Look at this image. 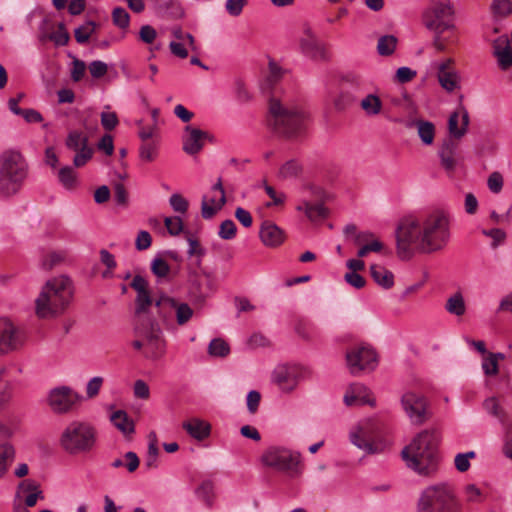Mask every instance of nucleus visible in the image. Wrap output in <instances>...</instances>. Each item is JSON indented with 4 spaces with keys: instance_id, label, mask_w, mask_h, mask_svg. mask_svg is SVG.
<instances>
[{
    "instance_id": "obj_15",
    "label": "nucleus",
    "mask_w": 512,
    "mask_h": 512,
    "mask_svg": "<svg viewBox=\"0 0 512 512\" xmlns=\"http://www.w3.org/2000/svg\"><path fill=\"white\" fill-rule=\"evenodd\" d=\"M81 396L68 386H58L49 391L46 402L57 415L71 413L80 402Z\"/></svg>"
},
{
    "instance_id": "obj_7",
    "label": "nucleus",
    "mask_w": 512,
    "mask_h": 512,
    "mask_svg": "<svg viewBox=\"0 0 512 512\" xmlns=\"http://www.w3.org/2000/svg\"><path fill=\"white\" fill-rule=\"evenodd\" d=\"M96 440V429L90 423L74 420L61 432L59 446L68 455L87 454L93 450Z\"/></svg>"
},
{
    "instance_id": "obj_26",
    "label": "nucleus",
    "mask_w": 512,
    "mask_h": 512,
    "mask_svg": "<svg viewBox=\"0 0 512 512\" xmlns=\"http://www.w3.org/2000/svg\"><path fill=\"white\" fill-rule=\"evenodd\" d=\"M17 496L21 497L26 507H34L38 500L44 499L40 484L33 479H24L16 487Z\"/></svg>"
},
{
    "instance_id": "obj_14",
    "label": "nucleus",
    "mask_w": 512,
    "mask_h": 512,
    "mask_svg": "<svg viewBox=\"0 0 512 512\" xmlns=\"http://www.w3.org/2000/svg\"><path fill=\"white\" fill-rule=\"evenodd\" d=\"M298 49L303 56L312 61L326 62L330 58L327 45L309 25H304L302 28L298 38Z\"/></svg>"
},
{
    "instance_id": "obj_24",
    "label": "nucleus",
    "mask_w": 512,
    "mask_h": 512,
    "mask_svg": "<svg viewBox=\"0 0 512 512\" xmlns=\"http://www.w3.org/2000/svg\"><path fill=\"white\" fill-rule=\"evenodd\" d=\"M212 192H219L220 197L216 198V196H203L201 201V216L204 219L213 218L226 204L227 199L225 195V190L223 188L222 179L219 178L217 182L212 186Z\"/></svg>"
},
{
    "instance_id": "obj_22",
    "label": "nucleus",
    "mask_w": 512,
    "mask_h": 512,
    "mask_svg": "<svg viewBox=\"0 0 512 512\" xmlns=\"http://www.w3.org/2000/svg\"><path fill=\"white\" fill-rule=\"evenodd\" d=\"M454 65L453 58H447L436 64L438 82L445 91L450 93L460 88V76Z\"/></svg>"
},
{
    "instance_id": "obj_8",
    "label": "nucleus",
    "mask_w": 512,
    "mask_h": 512,
    "mask_svg": "<svg viewBox=\"0 0 512 512\" xmlns=\"http://www.w3.org/2000/svg\"><path fill=\"white\" fill-rule=\"evenodd\" d=\"M349 440L367 455L384 452L388 446L383 436V424L373 418L365 419L354 425L349 431Z\"/></svg>"
},
{
    "instance_id": "obj_37",
    "label": "nucleus",
    "mask_w": 512,
    "mask_h": 512,
    "mask_svg": "<svg viewBox=\"0 0 512 512\" xmlns=\"http://www.w3.org/2000/svg\"><path fill=\"white\" fill-rule=\"evenodd\" d=\"M302 172V165L296 159H290L283 163L278 171L281 180H288L298 177Z\"/></svg>"
},
{
    "instance_id": "obj_60",
    "label": "nucleus",
    "mask_w": 512,
    "mask_h": 512,
    "mask_svg": "<svg viewBox=\"0 0 512 512\" xmlns=\"http://www.w3.org/2000/svg\"><path fill=\"white\" fill-rule=\"evenodd\" d=\"M170 205L172 206L175 212L184 214L187 212L189 203L188 201L180 194H173L169 199Z\"/></svg>"
},
{
    "instance_id": "obj_40",
    "label": "nucleus",
    "mask_w": 512,
    "mask_h": 512,
    "mask_svg": "<svg viewBox=\"0 0 512 512\" xmlns=\"http://www.w3.org/2000/svg\"><path fill=\"white\" fill-rule=\"evenodd\" d=\"M463 497L467 503L478 504L484 501L485 493L477 484L469 483L463 488Z\"/></svg>"
},
{
    "instance_id": "obj_52",
    "label": "nucleus",
    "mask_w": 512,
    "mask_h": 512,
    "mask_svg": "<svg viewBox=\"0 0 512 512\" xmlns=\"http://www.w3.org/2000/svg\"><path fill=\"white\" fill-rule=\"evenodd\" d=\"M476 457L474 451H468L466 453H458L454 458L455 468L459 472H466L470 468V460Z\"/></svg>"
},
{
    "instance_id": "obj_47",
    "label": "nucleus",
    "mask_w": 512,
    "mask_h": 512,
    "mask_svg": "<svg viewBox=\"0 0 512 512\" xmlns=\"http://www.w3.org/2000/svg\"><path fill=\"white\" fill-rule=\"evenodd\" d=\"M160 10L165 11L172 18H181L184 15V10L178 0H165L158 6Z\"/></svg>"
},
{
    "instance_id": "obj_36",
    "label": "nucleus",
    "mask_w": 512,
    "mask_h": 512,
    "mask_svg": "<svg viewBox=\"0 0 512 512\" xmlns=\"http://www.w3.org/2000/svg\"><path fill=\"white\" fill-rule=\"evenodd\" d=\"M15 458V449L10 443L0 444V478L8 471Z\"/></svg>"
},
{
    "instance_id": "obj_20",
    "label": "nucleus",
    "mask_w": 512,
    "mask_h": 512,
    "mask_svg": "<svg viewBox=\"0 0 512 512\" xmlns=\"http://www.w3.org/2000/svg\"><path fill=\"white\" fill-rule=\"evenodd\" d=\"M211 139L212 137L206 131L193 125H186L181 138L182 149L190 156L197 155L203 149L205 141Z\"/></svg>"
},
{
    "instance_id": "obj_33",
    "label": "nucleus",
    "mask_w": 512,
    "mask_h": 512,
    "mask_svg": "<svg viewBox=\"0 0 512 512\" xmlns=\"http://www.w3.org/2000/svg\"><path fill=\"white\" fill-rule=\"evenodd\" d=\"M110 421L125 436L131 435L135 431L133 420L124 410L114 411L110 415Z\"/></svg>"
},
{
    "instance_id": "obj_58",
    "label": "nucleus",
    "mask_w": 512,
    "mask_h": 512,
    "mask_svg": "<svg viewBox=\"0 0 512 512\" xmlns=\"http://www.w3.org/2000/svg\"><path fill=\"white\" fill-rule=\"evenodd\" d=\"M482 233L485 236L492 238V248H496L498 245L503 243L506 238V233L499 228L483 229Z\"/></svg>"
},
{
    "instance_id": "obj_59",
    "label": "nucleus",
    "mask_w": 512,
    "mask_h": 512,
    "mask_svg": "<svg viewBox=\"0 0 512 512\" xmlns=\"http://www.w3.org/2000/svg\"><path fill=\"white\" fill-rule=\"evenodd\" d=\"M492 10L499 16H507L512 13V1L510 0H494Z\"/></svg>"
},
{
    "instance_id": "obj_21",
    "label": "nucleus",
    "mask_w": 512,
    "mask_h": 512,
    "mask_svg": "<svg viewBox=\"0 0 512 512\" xmlns=\"http://www.w3.org/2000/svg\"><path fill=\"white\" fill-rule=\"evenodd\" d=\"M453 10L449 0H433L431 9L425 16V24L428 29L436 28L442 24H449Z\"/></svg>"
},
{
    "instance_id": "obj_38",
    "label": "nucleus",
    "mask_w": 512,
    "mask_h": 512,
    "mask_svg": "<svg viewBox=\"0 0 512 512\" xmlns=\"http://www.w3.org/2000/svg\"><path fill=\"white\" fill-rule=\"evenodd\" d=\"M66 258V252L59 251H48L41 257V267L43 270L49 271L60 265Z\"/></svg>"
},
{
    "instance_id": "obj_10",
    "label": "nucleus",
    "mask_w": 512,
    "mask_h": 512,
    "mask_svg": "<svg viewBox=\"0 0 512 512\" xmlns=\"http://www.w3.org/2000/svg\"><path fill=\"white\" fill-rule=\"evenodd\" d=\"M329 199L328 193L320 186L306 184L303 186L295 209L303 213L311 222H320L329 217V209L326 202Z\"/></svg>"
},
{
    "instance_id": "obj_2",
    "label": "nucleus",
    "mask_w": 512,
    "mask_h": 512,
    "mask_svg": "<svg viewBox=\"0 0 512 512\" xmlns=\"http://www.w3.org/2000/svg\"><path fill=\"white\" fill-rule=\"evenodd\" d=\"M130 286L137 293L131 346L146 358L158 360L166 352V340L160 322L150 313L154 298L142 276L136 275Z\"/></svg>"
},
{
    "instance_id": "obj_55",
    "label": "nucleus",
    "mask_w": 512,
    "mask_h": 512,
    "mask_svg": "<svg viewBox=\"0 0 512 512\" xmlns=\"http://www.w3.org/2000/svg\"><path fill=\"white\" fill-rule=\"evenodd\" d=\"M237 228L232 220H225L220 224L218 235L224 240H231L236 236Z\"/></svg>"
},
{
    "instance_id": "obj_31",
    "label": "nucleus",
    "mask_w": 512,
    "mask_h": 512,
    "mask_svg": "<svg viewBox=\"0 0 512 512\" xmlns=\"http://www.w3.org/2000/svg\"><path fill=\"white\" fill-rule=\"evenodd\" d=\"M182 428L197 441L207 439L211 434V424L198 417H192L182 423Z\"/></svg>"
},
{
    "instance_id": "obj_13",
    "label": "nucleus",
    "mask_w": 512,
    "mask_h": 512,
    "mask_svg": "<svg viewBox=\"0 0 512 512\" xmlns=\"http://www.w3.org/2000/svg\"><path fill=\"white\" fill-rule=\"evenodd\" d=\"M400 406L412 424L421 425L431 416L430 402L420 390L409 387L400 396Z\"/></svg>"
},
{
    "instance_id": "obj_61",
    "label": "nucleus",
    "mask_w": 512,
    "mask_h": 512,
    "mask_svg": "<svg viewBox=\"0 0 512 512\" xmlns=\"http://www.w3.org/2000/svg\"><path fill=\"white\" fill-rule=\"evenodd\" d=\"M503 176L499 172H493L489 175L487 185L492 193L498 194L503 188Z\"/></svg>"
},
{
    "instance_id": "obj_18",
    "label": "nucleus",
    "mask_w": 512,
    "mask_h": 512,
    "mask_svg": "<svg viewBox=\"0 0 512 512\" xmlns=\"http://www.w3.org/2000/svg\"><path fill=\"white\" fill-rule=\"evenodd\" d=\"M307 368L292 364L282 365L275 368L273 372V382L283 391L292 392L306 375Z\"/></svg>"
},
{
    "instance_id": "obj_34",
    "label": "nucleus",
    "mask_w": 512,
    "mask_h": 512,
    "mask_svg": "<svg viewBox=\"0 0 512 512\" xmlns=\"http://www.w3.org/2000/svg\"><path fill=\"white\" fill-rule=\"evenodd\" d=\"M372 279L383 289H390L394 285V275L382 265L373 264L370 266Z\"/></svg>"
},
{
    "instance_id": "obj_30",
    "label": "nucleus",
    "mask_w": 512,
    "mask_h": 512,
    "mask_svg": "<svg viewBox=\"0 0 512 512\" xmlns=\"http://www.w3.org/2000/svg\"><path fill=\"white\" fill-rule=\"evenodd\" d=\"M493 54L498 60L502 70H508L512 66V49L509 38L505 35L498 37L492 43Z\"/></svg>"
},
{
    "instance_id": "obj_32",
    "label": "nucleus",
    "mask_w": 512,
    "mask_h": 512,
    "mask_svg": "<svg viewBox=\"0 0 512 512\" xmlns=\"http://www.w3.org/2000/svg\"><path fill=\"white\" fill-rule=\"evenodd\" d=\"M483 409L492 417L496 418L502 426H509V415L501 405L497 397H489L483 402Z\"/></svg>"
},
{
    "instance_id": "obj_62",
    "label": "nucleus",
    "mask_w": 512,
    "mask_h": 512,
    "mask_svg": "<svg viewBox=\"0 0 512 512\" xmlns=\"http://www.w3.org/2000/svg\"><path fill=\"white\" fill-rule=\"evenodd\" d=\"M119 123L115 112L104 111L101 113V125L107 131L113 130Z\"/></svg>"
},
{
    "instance_id": "obj_53",
    "label": "nucleus",
    "mask_w": 512,
    "mask_h": 512,
    "mask_svg": "<svg viewBox=\"0 0 512 512\" xmlns=\"http://www.w3.org/2000/svg\"><path fill=\"white\" fill-rule=\"evenodd\" d=\"M247 5L248 0H226L225 10L231 17H239Z\"/></svg>"
},
{
    "instance_id": "obj_12",
    "label": "nucleus",
    "mask_w": 512,
    "mask_h": 512,
    "mask_svg": "<svg viewBox=\"0 0 512 512\" xmlns=\"http://www.w3.org/2000/svg\"><path fill=\"white\" fill-rule=\"evenodd\" d=\"M261 463L271 469L294 477L300 474V454L284 446L272 445L261 455Z\"/></svg>"
},
{
    "instance_id": "obj_50",
    "label": "nucleus",
    "mask_w": 512,
    "mask_h": 512,
    "mask_svg": "<svg viewBox=\"0 0 512 512\" xmlns=\"http://www.w3.org/2000/svg\"><path fill=\"white\" fill-rule=\"evenodd\" d=\"M229 352L228 344L220 338L213 339L208 346V353L214 357H225Z\"/></svg>"
},
{
    "instance_id": "obj_27",
    "label": "nucleus",
    "mask_w": 512,
    "mask_h": 512,
    "mask_svg": "<svg viewBox=\"0 0 512 512\" xmlns=\"http://www.w3.org/2000/svg\"><path fill=\"white\" fill-rule=\"evenodd\" d=\"M344 403L347 406L374 405L375 400L371 391L360 383L351 384L344 395Z\"/></svg>"
},
{
    "instance_id": "obj_3",
    "label": "nucleus",
    "mask_w": 512,
    "mask_h": 512,
    "mask_svg": "<svg viewBox=\"0 0 512 512\" xmlns=\"http://www.w3.org/2000/svg\"><path fill=\"white\" fill-rule=\"evenodd\" d=\"M310 123L311 112L301 99H270L267 126L276 135L298 140L306 134Z\"/></svg>"
},
{
    "instance_id": "obj_56",
    "label": "nucleus",
    "mask_w": 512,
    "mask_h": 512,
    "mask_svg": "<svg viewBox=\"0 0 512 512\" xmlns=\"http://www.w3.org/2000/svg\"><path fill=\"white\" fill-rule=\"evenodd\" d=\"M112 19L119 28H126L129 25L130 16L124 8L116 7L112 12Z\"/></svg>"
},
{
    "instance_id": "obj_9",
    "label": "nucleus",
    "mask_w": 512,
    "mask_h": 512,
    "mask_svg": "<svg viewBox=\"0 0 512 512\" xmlns=\"http://www.w3.org/2000/svg\"><path fill=\"white\" fill-rule=\"evenodd\" d=\"M161 324L168 331H176L178 326H185L192 319L194 310L185 302L162 295L154 298Z\"/></svg>"
},
{
    "instance_id": "obj_44",
    "label": "nucleus",
    "mask_w": 512,
    "mask_h": 512,
    "mask_svg": "<svg viewBox=\"0 0 512 512\" xmlns=\"http://www.w3.org/2000/svg\"><path fill=\"white\" fill-rule=\"evenodd\" d=\"M196 495L207 507H211L214 499L213 483L209 480L203 481L196 489Z\"/></svg>"
},
{
    "instance_id": "obj_28",
    "label": "nucleus",
    "mask_w": 512,
    "mask_h": 512,
    "mask_svg": "<svg viewBox=\"0 0 512 512\" xmlns=\"http://www.w3.org/2000/svg\"><path fill=\"white\" fill-rule=\"evenodd\" d=\"M468 125L469 114L464 107H459L448 120L449 138L459 141L466 134Z\"/></svg>"
},
{
    "instance_id": "obj_23",
    "label": "nucleus",
    "mask_w": 512,
    "mask_h": 512,
    "mask_svg": "<svg viewBox=\"0 0 512 512\" xmlns=\"http://www.w3.org/2000/svg\"><path fill=\"white\" fill-rule=\"evenodd\" d=\"M434 31L433 46L438 52L451 53L458 41V34L453 23L442 24L432 28Z\"/></svg>"
},
{
    "instance_id": "obj_16",
    "label": "nucleus",
    "mask_w": 512,
    "mask_h": 512,
    "mask_svg": "<svg viewBox=\"0 0 512 512\" xmlns=\"http://www.w3.org/2000/svg\"><path fill=\"white\" fill-rule=\"evenodd\" d=\"M26 332L8 318H0V354L18 351L26 343Z\"/></svg>"
},
{
    "instance_id": "obj_11",
    "label": "nucleus",
    "mask_w": 512,
    "mask_h": 512,
    "mask_svg": "<svg viewBox=\"0 0 512 512\" xmlns=\"http://www.w3.org/2000/svg\"><path fill=\"white\" fill-rule=\"evenodd\" d=\"M460 507L448 485L426 488L418 502V512H459Z\"/></svg>"
},
{
    "instance_id": "obj_5",
    "label": "nucleus",
    "mask_w": 512,
    "mask_h": 512,
    "mask_svg": "<svg viewBox=\"0 0 512 512\" xmlns=\"http://www.w3.org/2000/svg\"><path fill=\"white\" fill-rule=\"evenodd\" d=\"M438 435L435 431H422L402 450L406 465L422 476H430L438 468Z\"/></svg>"
},
{
    "instance_id": "obj_25",
    "label": "nucleus",
    "mask_w": 512,
    "mask_h": 512,
    "mask_svg": "<svg viewBox=\"0 0 512 512\" xmlns=\"http://www.w3.org/2000/svg\"><path fill=\"white\" fill-rule=\"evenodd\" d=\"M458 148L459 141L447 138L443 141L439 150L441 165L449 175L453 174L456 169L459 155Z\"/></svg>"
},
{
    "instance_id": "obj_4",
    "label": "nucleus",
    "mask_w": 512,
    "mask_h": 512,
    "mask_svg": "<svg viewBox=\"0 0 512 512\" xmlns=\"http://www.w3.org/2000/svg\"><path fill=\"white\" fill-rule=\"evenodd\" d=\"M73 296L72 281L66 275L48 280L35 299V314L40 319H53L62 315Z\"/></svg>"
},
{
    "instance_id": "obj_39",
    "label": "nucleus",
    "mask_w": 512,
    "mask_h": 512,
    "mask_svg": "<svg viewBox=\"0 0 512 512\" xmlns=\"http://www.w3.org/2000/svg\"><path fill=\"white\" fill-rule=\"evenodd\" d=\"M414 124L421 141L426 145H431L435 137L434 124L424 120H416Z\"/></svg>"
},
{
    "instance_id": "obj_43",
    "label": "nucleus",
    "mask_w": 512,
    "mask_h": 512,
    "mask_svg": "<svg viewBox=\"0 0 512 512\" xmlns=\"http://www.w3.org/2000/svg\"><path fill=\"white\" fill-rule=\"evenodd\" d=\"M59 182L68 190H72L77 184V175L74 169L70 166H64L58 171Z\"/></svg>"
},
{
    "instance_id": "obj_46",
    "label": "nucleus",
    "mask_w": 512,
    "mask_h": 512,
    "mask_svg": "<svg viewBox=\"0 0 512 512\" xmlns=\"http://www.w3.org/2000/svg\"><path fill=\"white\" fill-rule=\"evenodd\" d=\"M159 455L158 441L155 433L149 435V445L147 451L146 466L148 468L156 467L157 457Z\"/></svg>"
},
{
    "instance_id": "obj_45",
    "label": "nucleus",
    "mask_w": 512,
    "mask_h": 512,
    "mask_svg": "<svg viewBox=\"0 0 512 512\" xmlns=\"http://www.w3.org/2000/svg\"><path fill=\"white\" fill-rule=\"evenodd\" d=\"M397 46V38L393 35H384L379 38L377 51L381 56H390Z\"/></svg>"
},
{
    "instance_id": "obj_35",
    "label": "nucleus",
    "mask_w": 512,
    "mask_h": 512,
    "mask_svg": "<svg viewBox=\"0 0 512 512\" xmlns=\"http://www.w3.org/2000/svg\"><path fill=\"white\" fill-rule=\"evenodd\" d=\"M445 309L451 315L461 317L466 313V304L460 291L452 294L445 303Z\"/></svg>"
},
{
    "instance_id": "obj_48",
    "label": "nucleus",
    "mask_w": 512,
    "mask_h": 512,
    "mask_svg": "<svg viewBox=\"0 0 512 512\" xmlns=\"http://www.w3.org/2000/svg\"><path fill=\"white\" fill-rule=\"evenodd\" d=\"M97 24L93 21H88L84 25L75 30V39L79 44L88 42L90 36L95 32Z\"/></svg>"
},
{
    "instance_id": "obj_51",
    "label": "nucleus",
    "mask_w": 512,
    "mask_h": 512,
    "mask_svg": "<svg viewBox=\"0 0 512 512\" xmlns=\"http://www.w3.org/2000/svg\"><path fill=\"white\" fill-rule=\"evenodd\" d=\"M263 187L271 202L267 203V207L282 206L286 201V195L283 192H277L272 186L268 185L266 180L263 181Z\"/></svg>"
},
{
    "instance_id": "obj_63",
    "label": "nucleus",
    "mask_w": 512,
    "mask_h": 512,
    "mask_svg": "<svg viewBox=\"0 0 512 512\" xmlns=\"http://www.w3.org/2000/svg\"><path fill=\"white\" fill-rule=\"evenodd\" d=\"M164 224L173 236L179 235L183 231V222L179 217H166Z\"/></svg>"
},
{
    "instance_id": "obj_6",
    "label": "nucleus",
    "mask_w": 512,
    "mask_h": 512,
    "mask_svg": "<svg viewBox=\"0 0 512 512\" xmlns=\"http://www.w3.org/2000/svg\"><path fill=\"white\" fill-rule=\"evenodd\" d=\"M28 177V163L18 150L9 149L0 156V196L10 198L21 190Z\"/></svg>"
},
{
    "instance_id": "obj_49",
    "label": "nucleus",
    "mask_w": 512,
    "mask_h": 512,
    "mask_svg": "<svg viewBox=\"0 0 512 512\" xmlns=\"http://www.w3.org/2000/svg\"><path fill=\"white\" fill-rule=\"evenodd\" d=\"M6 373L5 368H0V408L7 404L12 397V384L8 381H3Z\"/></svg>"
},
{
    "instance_id": "obj_1",
    "label": "nucleus",
    "mask_w": 512,
    "mask_h": 512,
    "mask_svg": "<svg viewBox=\"0 0 512 512\" xmlns=\"http://www.w3.org/2000/svg\"><path fill=\"white\" fill-rule=\"evenodd\" d=\"M451 218L443 209H434L402 218L396 230L397 255L409 260L415 254L442 251L450 242Z\"/></svg>"
},
{
    "instance_id": "obj_42",
    "label": "nucleus",
    "mask_w": 512,
    "mask_h": 512,
    "mask_svg": "<svg viewBox=\"0 0 512 512\" xmlns=\"http://www.w3.org/2000/svg\"><path fill=\"white\" fill-rule=\"evenodd\" d=\"M53 41L55 45L64 46L68 43L70 36L67 32L65 25L63 23H59L57 28L53 31L48 32L43 38Z\"/></svg>"
},
{
    "instance_id": "obj_54",
    "label": "nucleus",
    "mask_w": 512,
    "mask_h": 512,
    "mask_svg": "<svg viewBox=\"0 0 512 512\" xmlns=\"http://www.w3.org/2000/svg\"><path fill=\"white\" fill-rule=\"evenodd\" d=\"M141 159L152 162L157 156V146L153 141L142 142L140 149Z\"/></svg>"
},
{
    "instance_id": "obj_57",
    "label": "nucleus",
    "mask_w": 512,
    "mask_h": 512,
    "mask_svg": "<svg viewBox=\"0 0 512 512\" xmlns=\"http://www.w3.org/2000/svg\"><path fill=\"white\" fill-rule=\"evenodd\" d=\"M482 368L487 376H494L498 374L499 366L493 353H489L483 360Z\"/></svg>"
},
{
    "instance_id": "obj_29",
    "label": "nucleus",
    "mask_w": 512,
    "mask_h": 512,
    "mask_svg": "<svg viewBox=\"0 0 512 512\" xmlns=\"http://www.w3.org/2000/svg\"><path fill=\"white\" fill-rule=\"evenodd\" d=\"M259 236L262 243L271 248L280 246L285 240L284 231L270 220L263 221Z\"/></svg>"
},
{
    "instance_id": "obj_19",
    "label": "nucleus",
    "mask_w": 512,
    "mask_h": 512,
    "mask_svg": "<svg viewBox=\"0 0 512 512\" xmlns=\"http://www.w3.org/2000/svg\"><path fill=\"white\" fill-rule=\"evenodd\" d=\"M68 149L75 152L73 164L76 168L83 167L93 156L94 150L88 144L87 135L80 130H72L66 139Z\"/></svg>"
},
{
    "instance_id": "obj_41",
    "label": "nucleus",
    "mask_w": 512,
    "mask_h": 512,
    "mask_svg": "<svg viewBox=\"0 0 512 512\" xmlns=\"http://www.w3.org/2000/svg\"><path fill=\"white\" fill-rule=\"evenodd\" d=\"M360 107L367 115H378L382 109V101L378 96L374 94H368L361 100Z\"/></svg>"
},
{
    "instance_id": "obj_64",
    "label": "nucleus",
    "mask_w": 512,
    "mask_h": 512,
    "mask_svg": "<svg viewBox=\"0 0 512 512\" xmlns=\"http://www.w3.org/2000/svg\"><path fill=\"white\" fill-rule=\"evenodd\" d=\"M260 402L261 394L258 391L252 390L247 394L246 405L250 414H255L258 411Z\"/></svg>"
},
{
    "instance_id": "obj_17",
    "label": "nucleus",
    "mask_w": 512,
    "mask_h": 512,
    "mask_svg": "<svg viewBox=\"0 0 512 512\" xmlns=\"http://www.w3.org/2000/svg\"><path fill=\"white\" fill-rule=\"evenodd\" d=\"M346 360L351 373L357 374L366 369L373 370L377 364V355L368 344H357L347 351Z\"/></svg>"
}]
</instances>
